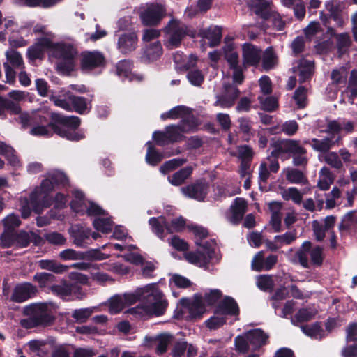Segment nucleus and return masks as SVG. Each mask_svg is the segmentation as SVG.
Here are the masks:
<instances>
[{"instance_id": "obj_62", "label": "nucleus", "mask_w": 357, "mask_h": 357, "mask_svg": "<svg viewBox=\"0 0 357 357\" xmlns=\"http://www.w3.org/2000/svg\"><path fill=\"white\" fill-rule=\"evenodd\" d=\"M234 345L236 350L239 354H245L249 351V345L250 343L247 339V337H244L241 335H238L234 339Z\"/></svg>"}, {"instance_id": "obj_6", "label": "nucleus", "mask_w": 357, "mask_h": 357, "mask_svg": "<svg viewBox=\"0 0 357 357\" xmlns=\"http://www.w3.org/2000/svg\"><path fill=\"white\" fill-rule=\"evenodd\" d=\"M50 100L57 107L82 115L88 114L91 109V100L88 101L86 98L75 96L70 91L66 93L64 98L52 95Z\"/></svg>"}, {"instance_id": "obj_22", "label": "nucleus", "mask_w": 357, "mask_h": 357, "mask_svg": "<svg viewBox=\"0 0 357 357\" xmlns=\"http://www.w3.org/2000/svg\"><path fill=\"white\" fill-rule=\"evenodd\" d=\"M52 46V42L50 38L42 37L28 48L27 57L32 61L41 59L43 55L44 49L50 48Z\"/></svg>"}, {"instance_id": "obj_50", "label": "nucleus", "mask_w": 357, "mask_h": 357, "mask_svg": "<svg viewBox=\"0 0 357 357\" xmlns=\"http://www.w3.org/2000/svg\"><path fill=\"white\" fill-rule=\"evenodd\" d=\"M338 52L343 54L351 45V40L348 33L344 32L335 35Z\"/></svg>"}, {"instance_id": "obj_7", "label": "nucleus", "mask_w": 357, "mask_h": 357, "mask_svg": "<svg viewBox=\"0 0 357 357\" xmlns=\"http://www.w3.org/2000/svg\"><path fill=\"white\" fill-rule=\"evenodd\" d=\"M162 31L167 36L164 44L169 50L180 47L182 40L185 38L184 23L176 18H172L163 27Z\"/></svg>"}, {"instance_id": "obj_57", "label": "nucleus", "mask_w": 357, "mask_h": 357, "mask_svg": "<svg viewBox=\"0 0 357 357\" xmlns=\"http://www.w3.org/2000/svg\"><path fill=\"white\" fill-rule=\"evenodd\" d=\"M332 83L335 85L346 84L347 79V73L343 68L333 69L331 74Z\"/></svg>"}, {"instance_id": "obj_4", "label": "nucleus", "mask_w": 357, "mask_h": 357, "mask_svg": "<svg viewBox=\"0 0 357 357\" xmlns=\"http://www.w3.org/2000/svg\"><path fill=\"white\" fill-rule=\"evenodd\" d=\"M50 305V303H36L26 306L24 310L29 317L22 320V325L27 328L52 325L56 318Z\"/></svg>"}, {"instance_id": "obj_64", "label": "nucleus", "mask_w": 357, "mask_h": 357, "mask_svg": "<svg viewBox=\"0 0 357 357\" xmlns=\"http://www.w3.org/2000/svg\"><path fill=\"white\" fill-rule=\"evenodd\" d=\"M132 63L129 60H121L116 64V74L119 76L128 77L131 70Z\"/></svg>"}, {"instance_id": "obj_40", "label": "nucleus", "mask_w": 357, "mask_h": 357, "mask_svg": "<svg viewBox=\"0 0 357 357\" xmlns=\"http://www.w3.org/2000/svg\"><path fill=\"white\" fill-rule=\"evenodd\" d=\"M334 144L335 142L333 141V137H325L322 139L313 138L311 140L312 148L322 153H327Z\"/></svg>"}, {"instance_id": "obj_46", "label": "nucleus", "mask_w": 357, "mask_h": 357, "mask_svg": "<svg viewBox=\"0 0 357 357\" xmlns=\"http://www.w3.org/2000/svg\"><path fill=\"white\" fill-rule=\"evenodd\" d=\"M178 129L181 132L189 133L197 130L198 123L194 116L183 118L178 124Z\"/></svg>"}, {"instance_id": "obj_33", "label": "nucleus", "mask_w": 357, "mask_h": 357, "mask_svg": "<svg viewBox=\"0 0 357 357\" xmlns=\"http://www.w3.org/2000/svg\"><path fill=\"white\" fill-rule=\"evenodd\" d=\"M192 112L190 108L185 105H178L167 112L162 113L160 115V119L163 121L167 119H177L183 118L185 115H190Z\"/></svg>"}, {"instance_id": "obj_44", "label": "nucleus", "mask_w": 357, "mask_h": 357, "mask_svg": "<svg viewBox=\"0 0 357 357\" xmlns=\"http://www.w3.org/2000/svg\"><path fill=\"white\" fill-rule=\"evenodd\" d=\"M23 6L29 8L40 7L48 8L62 1L63 0H18Z\"/></svg>"}, {"instance_id": "obj_51", "label": "nucleus", "mask_w": 357, "mask_h": 357, "mask_svg": "<svg viewBox=\"0 0 357 357\" xmlns=\"http://www.w3.org/2000/svg\"><path fill=\"white\" fill-rule=\"evenodd\" d=\"M307 89L303 86H298L294 91L293 98L298 109H303L307 105Z\"/></svg>"}, {"instance_id": "obj_43", "label": "nucleus", "mask_w": 357, "mask_h": 357, "mask_svg": "<svg viewBox=\"0 0 357 357\" xmlns=\"http://www.w3.org/2000/svg\"><path fill=\"white\" fill-rule=\"evenodd\" d=\"M326 7L329 12V18L332 19L339 27H342L344 24V20L342 11L339 6L328 2L326 4Z\"/></svg>"}, {"instance_id": "obj_32", "label": "nucleus", "mask_w": 357, "mask_h": 357, "mask_svg": "<svg viewBox=\"0 0 357 357\" xmlns=\"http://www.w3.org/2000/svg\"><path fill=\"white\" fill-rule=\"evenodd\" d=\"M344 92L347 95L349 102L354 103L357 98V70L354 69L350 72L347 86Z\"/></svg>"}, {"instance_id": "obj_56", "label": "nucleus", "mask_w": 357, "mask_h": 357, "mask_svg": "<svg viewBox=\"0 0 357 357\" xmlns=\"http://www.w3.org/2000/svg\"><path fill=\"white\" fill-rule=\"evenodd\" d=\"M284 200L291 199L295 204H300L302 202L303 195L295 187H290L282 193Z\"/></svg>"}, {"instance_id": "obj_11", "label": "nucleus", "mask_w": 357, "mask_h": 357, "mask_svg": "<svg viewBox=\"0 0 357 357\" xmlns=\"http://www.w3.org/2000/svg\"><path fill=\"white\" fill-rule=\"evenodd\" d=\"M240 93V90L234 84L225 83L222 93L216 96L213 105L221 108H231L235 105Z\"/></svg>"}, {"instance_id": "obj_39", "label": "nucleus", "mask_w": 357, "mask_h": 357, "mask_svg": "<svg viewBox=\"0 0 357 357\" xmlns=\"http://www.w3.org/2000/svg\"><path fill=\"white\" fill-rule=\"evenodd\" d=\"M314 314L307 308H301L291 317V322L295 326H301L300 324L310 321L314 317Z\"/></svg>"}, {"instance_id": "obj_17", "label": "nucleus", "mask_w": 357, "mask_h": 357, "mask_svg": "<svg viewBox=\"0 0 357 357\" xmlns=\"http://www.w3.org/2000/svg\"><path fill=\"white\" fill-rule=\"evenodd\" d=\"M138 40L135 31L122 33L118 38L116 48L121 54L128 55L136 50Z\"/></svg>"}, {"instance_id": "obj_27", "label": "nucleus", "mask_w": 357, "mask_h": 357, "mask_svg": "<svg viewBox=\"0 0 357 357\" xmlns=\"http://www.w3.org/2000/svg\"><path fill=\"white\" fill-rule=\"evenodd\" d=\"M300 328L301 331L311 339L321 340L326 337L325 331L319 321L312 324L301 325Z\"/></svg>"}, {"instance_id": "obj_47", "label": "nucleus", "mask_w": 357, "mask_h": 357, "mask_svg": "<svg viewBox=\"0 0 357 357\" xmlns=\"http://www.w3.org/2000/svg\"><path fill=\"white\" fill-rule=\"evenodd\" d=\"M165 132L169 144L181 142L185 136L178 129V125H169L166 126Z\"/></svg>"}, {"instance_id": "obj_61", "label": "nucleus", "mask_w": 357, "mask_h": 357, "mask_svg": "<svg viewBox=\"0 0 357 357\" xmlns=\"http://www.w3.org/2000/svg\"><path fill=\"white\" fill-rule=\"evenodd\" d=\"M238 158L241 161L252 162L254 157V151L248 145H241L238 148Z\"/></svg>"}, {"instance_id": "obj_58", "label": "nucleus", "mask_w": 357, "mask_h": 357, "mask_svg": "<svg viewBox=\"0 0 357 357\" xmlns=\"http://www.w3.org/2000/svg\"><path fill=\"white\" fill-rule=\"evenodd\" d=\"M82 257L86 260H103L109 257V255L101 252L100 249H91L81 253Z\"/></svg>"}, {"instance_id": "obj_31", "label": "nucleus", "mask_w": 357, "mask_h": 357, "mask_svg": "<svg viewBox=\"0 0 357 357\" xmlns=\"http://www.w3.org/2000/svg\"><path fill=\"white\" fill-rule=\"evenodd\" d=\"M152 231L160 239L165 237V229L167 231V220L163 215L158 218L152 217L149 220Z\"/></svg>"}, {"instance_id": "obj_14", "label": "nucleus", "mask_w": 357, "mask_h": 357, "mask_svg": "<svg viewBox=\"0 0 357 357\" xmlns=\"http://www.w3.org/2000/svg\"><path fill=\"white\" fill-rule=\"evenodd\" d=\"M262 50L258 46L250 43H245L242 45L243 66L245 68L248 67H257L261 60Z\"/></svg>"}, {"instance_id": "obj_38", "label": "nucleus", "mask_w": 357, "mask_h": 357, "mask_svg": "<svg viewBox=\"0 0 357 357\" xmlns=\"http://www.w3.org/2000/svg\"><path fill=\"white\" fill-rule=\"evenodd\" d=\"M146 146V162L151 166L158 165L162 160L163 155L156 150L151 142L149 141Z\"/></svg>"}, {"instance_id": "obj_26", "label": "nucleus", "mask_w": 357, "mask_h": 357, "mask_svg": "<svg viewBox=\"0 0 357 357\" xmlns=\"http://www.w3.org/2000/svg\"><path fill=\"white\" fill-rule=\"evenodd\" d=\"M247 209V202L240 197H237L234 200V204L231 206V216L230 221L233 224H238L243 219Z\"/></svg>"}, {"instance_id": "obj_48", "label": "nucleus", "mask_w": 357, "mask_h": 357, "mask_svg": "<svg viewBox=\"0 0 357 357\" xmlns=\"http://www.w3.org/2000/svg\"><path fill=\"white\" fill-rule=\"evenodd\" d=\"M187 162V159L185 158H173L168 161L165 162L160 167V171L161 173L166 174L168 172L173 171L178 167L182 166Z\"/></svg>"}, {"instance_id": "obj_35", "label": "nucleus", "mask_w": 357, "mask_h": 357, "mask_svg": "<svg viewBox=\"0 0 357 357\" xmlns=\"http://www.w3.org/2000/svg\"><path fill=\"white\" fill-rule=\"evenodd\" d=\"M41 269L47 270L54 273H63L68 271L69 266L63 265L56 260L42 259L38 261Z\"/></svg>"}, {"instance_id": "obj_24", "label": "nucleus", "mask_w": 357, "mask_h": 357, "mask_svg": "<svg viewBox=\"0 0 357 357\" xmlns=\"http://www.w3.org/2000/svg\"><path fill=\"white\" fill-rule=\"evenodd\" d=\"M180 303L185 307H189L188 319L195 320L202 317L205 312V306L201 298L195 299L190 305L188 299L185 298H181Z\"/></svg>"}, {"instance_id": "obj_59", "label": "nucleus", "mask_w": 357, "mask_h": 357, "mask_svg": "<svg viewBox=\"0 0 357 357\" xmlns=\"http://www.w3.org/2000/svg\"><path fill=\"white\" fill-rule=\"evenodd\" d=\"M190 83L195 86H200L204 81V76L200 70H192L187 74Z\"/></svg>"}, {"instance_id": "obj_21", "label": "nucleus", "mask_w": 357, "mask_h": 357, "mask_svg": "<svg viewBox=\"0 0 357 357\" xmlns=\"http://www.w3.org/2000/svg\"><path fill=\"white\" fill-rule=\"evenodd\" d=\"M240 310L237 302L231 296H225L218 305L215 314L225 315L238 316Z\"/></svg>"}, {"instance_id": "obj_1", "label": "nucleus", "mask_w": 357, "mask_h": 357, "mask_svg": "<svg viewBox=\"0 0 357 357\" xmlns=\"http://www.w3.org/2000/svg\"><path fill=\"white\" fill-rule=\"evenodd\" d=\"M51 121L44 116H39L41 124L31 128L30 134L33 136L52 137L53 133L72 142H79L85 138L84 132L79 130L81 119L76 116H64L61 114L52 113Z\"/></svg>"}, {"instance_id": "obj_36", "label": "nucleus", "mask_w": 357, "mask_h": 357, "mask_svg": "<svg viewBox=\"0 0 357 357\" xmlns=\"http://www.w3.org/2000/svg\"><path fill=\"white\" fill-rule=\"evenodd\" d=\"M313 248H312V243L309 241H304L300 249L296 252V257L298 259L299 264L305 268L310 267L307 254H310Z\"/></svg>"}, {"instance_id": "obj_63", "label": "nucleus", "mask_w": 357, "mask_h": 357, "mask_svg": "<svg viewBox=\"0 0 357 357\" xmlns=\"http://www.w3.org/2000/svg\"><path fill=\"white\" fill-rule=\"evenodd\" d=\"M222 296V291L219 289H212L208 293H206L204 296V303L208 306L215 305Z\"/></svg>"}, {"instance_id": "obj_34", "label": "nucleus", "mask_w": 357, "mask_h": 357, "mask_svg": "<svg viewBox=\"0 0 357 357\" xmlns=\"http://www.w3.org/2000/svg\"><path fill=\"white\" fill-rule=\"evenodd\" d=\"M193 169L191 166H187L181 168L176 172L169 176L168 179L170 183L174 186H178L183 184L185 181L192 174Z\"/></svg>"}, {"instance_id": "obj_16", "label": "nucleus", "mask_w": 357, "mask_h": 357, "mask_svg": "<svg viewBox=\"0 0 357 357\" xmlns=\"http://www.w3.org/2000/svg\"><path fill=\"white\" fill-rule=\"evenodd\" d=\"M208 243H206L203 247L206 249L205 251L197 250L196 252H189L185 255L186 260L194 265L199 267H207L211 260L215 255L214 249L207 248Z\"/></svg>"}, {"instance_id": "obj_53", "label": "nucleus", "mask_w": 357, "mask_h": 357, "mask_svg": "<svg viewBox=\"0 0 357 357\" xmlns=\"http://www.w3.org/2000/svg\"><path fill=\"white\" fill-rule=\"evenodd\" d=\"M227 322V317L218 314L211 317L205 321L206 326L210 330H216L222 327Z\"/></svg>"}, {"instance_id": "obj_49", "label": "nucleus", "mask_w": 357, "mask_h": 357, "mask_svg": "<svg viewBox=\"0 0 357 357\" xmlns=\"http://www.w3.org/2000/svg\"><path fill=\"white\" fill-rule=\"evenodd\" d=\"M15 231L9 229H4L3 232L0 236V243L3 248L11 247L16 242Z\"/></svg>"}, {"instance_id": "obj_45", "label": "nucleus", "mask_w": 357, "mask_h": 357, "mask_svg": "<svg viewBox=\"0 0 357 357\" xmlns=\"http://www.w3.org/2000/svg\"><path fill=\"white\" fill-rule=\"evenodd\" d=\"M93 225L96 230L109 234L113 229L114 222L109 218H98L93 220Z\"/></svg>"}, {"instance_id": "obj_5", "label": "nucleus", "mask_w": 357, "mask_h": 357, "mask_svg": "<svg viewBox=\"0 0 357 357\" xmlns=\"http://www.w3.org/2000/svg\"><path fill=\"white\" fill-rule=\"evenodd\" d=\"M51 48L53 56L59 60L56 63V70L63 75H70L75 70L77 50L72 44L65 43H52Z\"/></svg>"}, {"instance_id": "obj_23", "label": "nucleus", "mask_w": 357, "mask_h": 357, "mask_svg": "<svg viewBox=\"0 0 357 357\" xmlns=\"http://www.w3.org/2000/svg\"><path fill=\"white\" fill-rule=\"evenodd\" d=\"M15 238V243L20 248H26L31 243H33L34 245H41L44 242L43 238L33 231L28 233L25 231H20L17 233Z\"/></svg>"}, {"instance_id": "obj_30", "label": "nucleus", "mask_w": 357, "mask_h": 357, "mask_svg": "<svg viewBox=\"0 0 357 357\" xmlns=\"http://www.w3.org/2000/svg\"><path fill=\"white\" fill-rule=\"evenodd\" d=\"M21 110L18 102L0 96V117L5 118L6 112L10 114H20Z\"/></svg>"}, {"instance_id": "obj_10", "label": "nucleus", "mask_w": 357, "mask_h": 357, "mask_svg": "<svg viewBox=\"0 0 357 357\" xmlns=\"http://www.w3.org/2000/svg\"><path fill=\"white\" fill-rule=\"evenodd\" d=\"M273 148L271 152L272 158H279L282 153H307L305 148L300 145L299 141L294 139L278 140L271 144Z\"/></svg>"}, {"instance_id": "obj_25", "label": "nucleus", "mask_w": 357, "mask_h": 357, "mask_svg": "<svg viewBox=\"0 0 357 357\" xmlns=\"http://www.w3.org/2000/svg\"><path fill=\"white\" fill-rule=\"evenodd\" d=\"M33 281L38 283L40 289L51 291L52 287H53L56 282V277L52 273L37 272L33 276Z\"/></svg>"}, {"instance_id": "obj_13", "label": "nucleus", "mask_w": 357, "mask_h": 357, "mask_svg": "<svg viewBox=\"0 0 357 357\" xmlns=\"http://www.w3.org/2000/svg\"><path fill=\"white\" fill-rule=\"evenodd\" d=\"M106 60L104 54L99 51H84L81 54L80 66L83 71L104 67Z\"/></svg>"}, {"instance_id": "obj_19", "label": "nucleus", "mask_w": 357, "mask_h": 357, "mask_svg": "<svg viewBox=\"0 0 357 357\" xmlns=\"http://www.w3.org/2000/svg\"><path fill=\"white\" fill-rule=\"evenodd\" d=\"M91 230L81 224H75L69 229V234L73 243L77 247H84L90 240Z\"/></svg>"}, {"instance_id": "obj_20", "label": "nucleus", "mask_w": 357, "mask_h": 357, "mask_svg": "<svg viewBox=\"0 0 357 357\" xmlns=\"http://www.w3.org/2000/svg\"><path fill=\"white\" fill-rule=\"evenodd\" d=\"M269 335L261 328H255L250 330L247 333V339L250 345L253 347V352L260 351L263 346L268 344Z\"/></svg>"}, {"instance_id": "obj_41", "label": "nucleus", "mask_w": 357, "mask_h": 357, "mask_svg": "<svg viewBox=\"0 0 357 357\" xmlns=\"http://www.w3.org/2000/svg\"><path fill=\"white\" fill-rule=\"evenodd\" d=\"M188 227L186 219L183 216L173 218L170 222L167 221V232L169 234L181 233Z\"/></svg>"}, {"instance_id": "obj_2", "label": "nucleus", "mask_w": 357, "mask_h": 357, "mask_svg": "<svg viewBox=\"0 0 357 357\" xmlns=\"http://www.w3.org/2000/svg\"><path fill=\"white\" fill-rule=\"evenodd\" d=\"M68 183V178L63 172L55 171L48 174L47 178L42 181L40 186L30 194L33 211L40 214L45 208H49L52 204L50 192L56 188L66 187Z\"/></svg>"}, {"instance_id": "obj_3", "label": "nucleus", "mask_w": 357, "mask_h": 357, "mask_svg": "<svg viewBox=\"0 0 357 357\" xmlns=\"http://www.w3.org/2000/svg\"><path fill=\"white\" fill-rule=\"evenodd\" d=\"M69 278L75 282H70L66 280H62L59 284H55L52 287L50 292L63 301H68L75 299H83L85 294L82 287L77 283L86 284L88 282V277L80 273L73 272L70 274Z\"/></svg>"}, {"instance_id": "obj_28", "label": "nucleus", "mask_w": 357, "mask_h": 357, "mask_svg": "<svg viewBox=\"0 0 357 357\" xmlns=\"http://www.w3.org/2000/svg\"><path fill=\"white\" fill-rule=\"evenodd\" d=\"M250 6L256 15L266 20L271 17L269 2L266 0H251Z\"/></svg>"}, {"instance_id": "obj_29", "label": "nucleus", "mask_w": 357, "mask_h": 357, "mask_svg": "<svg viewBox=\"0 0 357 357\" xmlns=\"http://www.w3.org/2000/svg\"><path fill=\"white\" fill-rule=\"evenodd\" d=\"M163 50L160 41L150 43L143 52L142 58L149 62L158 60L162 54Z\"/></svg>"}, {"instance_id": "obj_52", "label": "nucleus", "mask_w": 357, "mask_h": 357, "mask_svg": "<svg viewBox=\"0 0 357 357\" xmlns=\"http://www.w3.org/2000/svg\"><path fill=\"white\" fill-rule=\"evenodd\" d=\"M259 100L261 104V109L266 112H273L279 107L278 99L274 96H268L264 99L259 97Z\"/></svg>"}, {"instance_id": "obj_42", "label": "nucleus", "mask_w": 357, "mask_h": 357, "mask_svg": "<svg viewBox=\"0 0 357 357\" xmlns=\"http://www.w3.org/2000/svg\"><path fill=\"white\" fill-rule=\"evenodd\" d=\"M313 68V63L307 60H305L300 63L298 73L300 83H303L311 78Z\"/></svg>"}, {"instance_id": "obj_60", "label": "nucleus", "mask_w": 357, "mask_h": 357, "mask_svg": "<svg viewBox=\"0 0 357 357\" xmlns=\"http://www.w3.org/2000/svg\"><path fill=\"white\" fill-rule=\"evenodd\" d=\"M6 55L8 61L13 67L18 68H24L23 59L19 52L15 50L8 51Z\"/></svg>"}, {"instance_id": "obj_15", "label": "nucleus", "mask_w": 357, "mask_h": 357, "mask_svg": "<svg viewBox=\"0 0 357 357\" xmlns=\"http://www.w3.org/2000/svg\"><path fill=\"white\" fill-rule=\"evenodd\" d=\"M209 185L205 179L197 180L195 182L181 188L183 194L191 199L202 202L206 197Z\"/></svg>"}, {"instance_id": "obj_8", "label": "nucleus", "mask_w": 357, "mask_h": 357, "mask_svg": "<svg viewBox=\"0 0 357 357\" xmlns=\"http://www.w3.org/2000/svg\"><path fill=\"white\" fill-rule=\"evenodd\" d=\"M165 7L157 3L147 4L146 8L139 12L141 23L146 26H157L166 15Z\"/></svg>"}, {"instance_id": "obj_55", "label": "nucleus", "mask_w": 357, "mask_h": 357, "mask_svg": "<svg viewBox=\"0 0 357 357\" xmlns=\"http://www.w3.org/2000/svg\"><path fill=\"white\" fill-rule=\"evenodd\" d=\"M312 264L317 267L323 264L324 255L323 253V248L320 245L314 247L310 254Z\"/></svg>"}, {"instance_id": "obj_12", "label": "nucleus", "mask_w": 357, "mask_h": 357, "mask_svg": "<svg viewBox=\"0 0 357 357\" xmlns=\"http://www.w3.org/2000/svg\"><path fill=\"white\" fill-rule=\"evenodd\" d=\"M38 288L29 282L18 283L13 289L10 301L17 303H22L37 296Z\"/></svg>"}, {"instance_id": "obj_18", "label": "nucleus", "mask_w": 357, "mask_h": 357, "mask_svg": "<svg viewBox=\"0 0 357 357\" xmlns=\"http://www.w3.org/2000/svg\"><path fill=\"white\" fill-rule=\"evenodd\" d=\"M199 38L208 40L210 47L218 46L222 38V28L217 25H211L207 28L199 29Z\"/></svg>"}, {"instance_id": "obj_37", "label": "nucleus", "mask_w": 357, "mask_h": 357, "mask_svg": "<svg viewBox=\"0 0 357 357\" xmlns=\"http://www.w3.org/2000/svg\"><path fill=\"white\" fill-rule=\"evenodd\" d=\"M262 67L266 71H268L275 67L278 58L273 47H268L264 52Z\"/></svg>"}, {"instance_id": "obj_54", "label": "nucleus", "mask_w": 357, "mask_h": 357, "mask_svg": "<svg viewBox=\"0 0 357 357\" xmlns=\"http://www.w3.org/2000/svg\"><path fill=\"white\" fill-rule=\"evenodd\" d=\"M286 178L291 183H302L307 181L303 172L298 169H289L287 173Z\"/></svg>"}, {"instance_id": "obj_9", "label": "nucleus", "mask_w": 357, "mask_h": 357, "mask_svg": "<svg viewBox=\"0 0 357 357\" xmlns=\"http://www.w3.org/2000/svg\"><path fill=\"white\" fill-rule=\"evenodd\" d=\"M147 299L151 303L144 307L145 312L156 317L165 314L168 306V301L164 298V294L160 290L155 289L152 291L148 295Z\"/></svg>"}]
</instances>
